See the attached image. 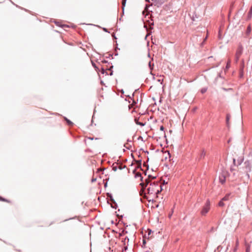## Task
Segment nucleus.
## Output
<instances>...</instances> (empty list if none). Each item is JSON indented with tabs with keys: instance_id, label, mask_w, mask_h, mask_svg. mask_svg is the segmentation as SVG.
<instances>
[{
	"instance_id": "nucleus-1",
	"label": "nucleus",
	"mask_w": 252,
	"mask_h": 252,
	"mask_svg": "<svg viewBox=\"0 0 252 252\" xmlns=\"http://www.w3.org/2000/svg\"><path fill=\"white\" fill-rule=\"evenodd\" d=\"M149 184V186L147 188L148 193L149 195H152L155 198H158V194L162 189L161 184L158 182H150L148 179L145 180V183H140V185L143 188L146 187Z\"/></svg>"
},
{
	"instance_id": "nucleus-2",
	"label": "nucleus",
	"mask_w": 252,
	"mask_h": 252,
	"mask_svg": "<svg viewBox=\"0 0 252 252\" xmlns=\"http://www.w3.org/2000/svg\"><path fill=\"white\" fill-rule=\"evenodd\" d=\"M244 169L245 170V172L246 173V175L248 178L250 177L249 172L252 171V165L249 160H246L244 163Z\"/></svg>"
},
{
	"instance_id": "nucleus-3",
	"label": "nucleus",
	"mask_w": 252,
	"mask_h": 252,
	"mask_svg": "<svg viewBox=\"0 0 252 252\" xmlns=\"http://www.w3.org/2000/svg\"><path fill=\"white\" fill-rule=\"evenodd\" d=\"M210 209V202L209 199H207L204 206H203L201 211V214L202 216H205Z\"/></svg>"
},
{
	"instance_id": "nucleus-4",
	"label": "nucleus",
	"mask_w": 252,
	"mask_h": 252,
	"mask_svg": "<svg viewBox=\"0 0 252 252\" xmlns=\"http://www.w3.org/2000/svg\"><path fill=\"white\" fill-rule=\"evenodd\" d=\"M243 46L242 45L240 44L238 46L235 54V61L236 63H237L239 61V58L243 53Z\"/></svg>"
},
{
	"instance_id": "nucleus-5",
	"label": "nucleus",
	"mask_w": 252,
	"mask_h": 252,
	"mask_svg": "<svg viewBox=\"0 0 252 252\" xmlns=\"http://www.w3.org/2000/svg\"><path fill=\"white\" fill-rule=\"evenodd\" d=\"M113 66L112 65H110L109 67H108L107 68H104L103 67H101V73L103 74L106 73V74H107V72H106V70H110L112 68H113Z\"/></svg>"
},
{
	"instance_id": "nucleus-6",
	"label": "nucleus",
	"mask_w": 252,
	"mask_h": 252,
	"mask_svg": "<svg viewBox=\"0 0 252 252\" xmlns=\"http://www.w3.org/2000/svg\"><path fill=\"white\" fill-rule=\"evenodd\" d=\"M133 173L134 174V177L135 178L139 177L140 178V180L142 181L143 177L142 176L140 172H136V169H134L133 171Z\"/></svg>"
},
{
	"instance_id": "nucleus-7",
	"label": "nucleus",
	"mask_w": 252,
	"mask_h": 252,
	"mask_svg": "<svg viewBox=\"0 0 252 252\" xmlns=\"http://www.w3.org/2000/svg\"><path fill=\"white\" fill-rule=\"evenodd\" d=\"M154 2H155L156 5H157L158 7H159L164 3V0H154Z\"/></svg>"
},
{
	"instance_id": "nucleus-8",
	"label": "nucleus",
	"mask_w": 252,
	"mask_h": 252,
	"mask_svg": "<svg viewBox=\"0 0 252 252\" xmlns=\"http://www.w3.org/2000/svg\"><path fill=\"white\" fill-rule=\"evenodd\" d=\"M244 158L242 157H239L237 160V166L240 165L243 162Z\"/></svg>"
},
{
	"instance_id": "nucleus-9",
	"label": "nucleus",
	"mask_w": 252,
	"mask_h": 252,
	"mask_svg": "<svg viewBox=\"0 0 252 252\" xmlns=\"http://www.w3.org/2000/svg\"><path fill=\"white\" fill-rule=\"evenodd\" d=\"M230 195V193H227L221 199L223 201H228L229 199Z\"/></svg>"
},
{
	"instance_id": "nucleus-10",
	"label": "nucleus",
	"mask_w": 252,
	"mask_h": 252,
	"mask_svg": "<svg viewBox=\"0 0 252 252\" xmlns=\"http://www.w3.org/2000/svg\"><path fill=\"white\" fill-rule=\"evenodd\" d=\"M230 117H231V116L229 114H227L226 115V125H227V126L228 127L229 126V121L230 119Z\"/></svg>"
},
{
	"instance_id": "nucleus-11",
	"label": "nucleus",
	"mask_w": 252,
	"mask_h": 252,
	"mask_svg": "<svg viewBox=\"0 0 252 252\" xmlns=\"http://www.w3.org/2000/svg\"><path fill=\"white\" fill-rule=\"evenodd\" d=\"M220 182L222 184H224L225 182V177L223 176H220Z\"/></svg>"
},
{
	"instance_id": "nucleus-12",
	"label": "nucleus",
	"mask_w": 252,
	"mask_h": 252,
	"mask_svg": "<svg viewBox=\"0 0 252 252\" xmlns=\"http://www.w3.org/2000/svg\"><path fill=\"white\" fill-rule=\"evenodd\" d=\"M251 25H249L247 27L246 32L247 35H249L250 34V33H251Z\"/></svg>"
},
{
	"instance_id": "nucleus-13",
	"label": "nucleus",
	"mask_w": 252,
	"mask_h": 252,
	"mask_svg": "<svg viewBox=\"0 0 252 252\" xmlns=\"http://www.w3.org/2000/svg\"><path fill=\"white\" fill-rule=\"evenodd\" d=\"M64 119L68 126H73V123L71 121H70L66 118H65Z\"/></svg>"
},
{
	"instance_id": "nucleus-14",
	"label": "nucleus",
	"mask_w": 252,
	"mask_h": 252,
	"mask_svg": "<svg viewBox=\"0 0 252 252\" xmlns=\"http://www.w3.org/2000/svg\"><path fill=\"white\" fill-rule=\"evenodd\" d=\"M129 241V239L127 237H126L124 239L122 240V242L123 243L124 245H126V242H128Z\"/></svg>"
},
{
	"instance_id": "nucleus-15",
	"label": "nucleus",
	"mask_w": 252,
	"mask_h": 252,
	"mask_svg": "<svg viewBox=\"0 0 252 252\" xmlns=\"http://www.w3.org/2000/svg\"><path fill=\"white\" fill-rule=\"evenodd\" d=\"M240 68L241 71L242 72L244 69V61L243 60L242 61V63L240 64Z\"/></svg>"
},
{
	"instance_id": "nucleus-16",
	"label": "nucleus",
	"mask_w": 252,
	"mask_h": 252,
	"mask_svg": "<svg viewBox=\"0 0 252 252\" xmlns=\"http://www.w3.org/2000/svg\"><path fill=\"white\" fill-rule=\"evenodd\" d=\"M205 151L203 150L202 151L201 153H200V158H204V157L205 156Z\"/></svg>"
},
{
	"instance_id": "nucleus-17",
	"label": "nucleus",
	"mask_w": 252,
	"mask_h": 252,
	"mask_svg": "<svg viewBox=\"0 0 252 252\" xmlns=\"http://www.w3.org/2000/svg\"><path fill=\"white\" fill-rule=\"evenodd\" d=\"M117 164V163H113L112 165V169L114 171H116L118 169Z\"/></svg>"
},
{
	"instance_id": "nucleus-18",
	"label": "nucleus",
	"mask_w": 252,
	"mask_h": 252,
	"mask_svg": "<svg viewBox=\"0 0 252 252\" xmlns=\"http://www.w3.org/2000/svg\"><path fill=\"white\" fill-rule=\"evenodd\" d=\"M127 233V231L125 230H123L121 233H119V236H124L125 234H126Z\"/></svg>"
},
{
	"instance_id": "nucleus-19",
	"label": "nucleus",
	"mask_w": 252,
	"mask_h": 252,
	"mask_svg": "<svg viewBox=\"0 0 252 252\" xmlns=\"http://www.w3.org/2000/svg\"><path fill=\"white\" fill-rule=\"evenodd\" d=\"M218 205L220 207H223L225 205L223 201H222V199H221V200L219 202Z\"/></svg>"
},
{
	"instance_id": "nucleus-20",
	"label": "nucleus",
	"mask_w": 252,
	"mask_h": 252,
	"mask_svg": "<svg viewBox=\"0 0 252 252\" xmlns=\"http://www.w3.org/2000/svg\"><path fill=\"white\" fill-rule=\"evenodd\" d=\"M136 163L138 164V167H140L141 168V164H142V160H138L136 161Z\"/></svg>"
},
{
	"instance_id": "nucleus-21",
	"label": "nucleus",
	"mask_w": 252,
	"mask_h": 252,
	"mask_svg": "<svg viewBox=\"0 0 252 252\" xmlns=\"http://www.w3.org/2000/svg\"><path fill=\"white\" fill-rule=\"evenodd\" d=\"M230 60H229L227 63V64H226V69H228L230 66Z\"/></svg>"
},
{
	"instance_id": "nucleus-22",
	"label": "nucleus",
	"mask_w": 252,
	"mask_h": 252,
	"mask_svg": "<svg viewBox=\"0 0 252 252\" xmlns=\"http://www.w3.org/2000/svg\"><path fill=\"white\" fill-rule=\"evenodd\" d=\"M107 195H108V196L110 198V200H111L112 201H113V202H115V201H114V199L113 198V196H112V195L111 194H110V193H107Z\"/></svg>"
},
{
	"instance_id": "nucleus-23",
	"label": "nucleus",
	"mask_w": 252,
	"mask_h": 252,
	"mask_svg": "<svg viewBox=\"0 0 252 252\" xmlns=\"http://www.w3.org/2000/svg\"><path fill=\"white\" fill-rule=\"evenodd\" d=\"M92 65L94 66V67L95 69L96 70H99L98 68L96 66V64L92 62Z\"/></svg>"
},
{
	"instance_id": "nucleus-24",
	"label": "nucleus",
	"mask_w": 252,
	"mask_h": 252,
	"mask_svg": "<svg viewBox=\"0 0 252 252\" xmlns=\"http://www.w3.org/2000/svg\"><path fill=\"white\" fill-rule=\"evenodd\" d=\"M136 124L137 125H139V126H144L145 125V124H144V123H143L142 122H136Z\"/></svg>"
},
{
	"instance_id": "nucleus-25",
	"label": "nucleus",
	"mask_w": 252,
	"mask_h": 252,
	"mask_svg": "<svg viewBox=\"0 0 252 252\" xmlns=\"http://www.w3.org/2000/svg\"><path fill=\"white\" fill-rule=\"evenodd\" d=\"M149 67L150 68L151 70L153 69V67L154 66V64H153L152 65L151 64V62H150L149 63Z\"/></svg>"
},
{
	"instance_id": "nucleus-26",
	"label": "nucleus",
	"mask_w": 252,
	"mask_h": 252,
	"mask_svg": "<svg viewBox=\"0 0 252 252\" xmlns=\"http://www.w3.org/2000/svg\"><path fill=\"white\" fill-rule=\"evenodd\" d=\"M206 91H207V89H205V88H203V89H201V93L202 94H204V93H205L206 92Z\"/></svg>"
},
{
	"instance_id": "nucleus-27",
	"label": "nucleus",
	"mask_w": 252,
	"mask_h": 252,
	"mask_svg": "<svg viewBox=\"0 0 252 252\" xmlns=\"http://www.w3.org/2000/svg\"><path fill=\"white\" fill-rule=\"evenodd\" d=\"M233 164L234 166H237V162L236 161V159L234 158H233Z\"/></svg>"
},
{
	"instance_id": "nucleus-28",
	"label": "nucleus",
	"mask_w": 252,
	"mask_h": 252,
	"mask_svg": "<svg viewBox=\"0 0 252 252\" xmlns=\"http://www.w3.org/2000/svg\"><path fill=\"white\" fill-rule=\"evenodd\" d=\"M126 1V0H122V5L123 7L125 6Z\"/></svg>"
},
{
	"instance_id": "nucleus-29",
	"label": "nucleus",
	"mask_w": 252,
	"mask_h": 252,
	"mask_svg": "<svg viewBox=\"0 0 252 252\" xmlns=\"http://www.w3.org/2000/svg\"><path fill=\"white\" fill-rule=\"evenodd\" d=\"M0 201H6V200L2 197L0 196Z\"/></svg>"
},
{
	"instance_id": "nucleus-30",
	"label": "nucleus",
	"mask_w": 252,
	"mask_h": 252,
	"mask_svg": "<svg viewBox=\"0 0 252 252\" xmlns=\"http://www.w3.org/2000/svg\"><path fill=\"white\" fill-rule=\"evenodd\" d=\"M160 130H161V131H164V127L163 126H160Z\"/></svg>"
},
{
	"instance_id": "nucleus-31",
	"label": "nucleus",
	"mask_w": 252,
	"mask_h": 252,
	"mask_svg": "<svg viewBox=\"0 0 252 252\" xmlns=\"http://www.w3.org/2000/svg\"><path fill=\"white\" fill-rule=\"evenodd\" d=\"M148 177L149 178H151L152 179H154L156 178L155 176H152V175H149Z\"/></svg>"
},
{
	"instance_id": "nucleus-32",
	"label": "nucleus",
	"mask_w": 252,
	"mask_h": 252,
	"mask_svg": "<svg viewBox=\"0 0 252 252\" xmlns=\"http://www.w3.org/2000/svg\"><path fill=\"white\" fill-rule=\"evenodd\" d=\"M138 119H139V118H135L134 119V121H135V123L136 124V122H139V121H138Z\"/></svg>"
},
{
	"instance_id": "nucleus-33",
	"label": "nucleus",
	"mask_w": 252,
	"mask_h": 252,
	"mask_svg": "<svg viewBox=\"0 0 252 252\" xmlns=\"http://www.w3.org/2000/svg\"><path fill=\"white\" fill-rule=\"evenodd\" d=\"M238 245H239V241H238V240L237 239V240H236V247H237V246H238Z\"/></svg>"
},
{
	"instance_id": "nucleus-34",
	"label": "nucleus",
	"mask_w": 252,
	"mask_h": 252,
	"mask_svg": "<svg viewBox=\"0 0 252 252\" xmlns=\"http://www.w3.org/2000/svg\"><path fill=\"white\" fill-rule=\"evenodd\" d=\"M172 213H173V211L172 212V213L170 214H169V218H170L171 217V216L172 215Z\"/></svg>"
},
{
	"instance_id": "nucleus-35",
	"label": "nucleus",
	"mask_w": 252,
	"mask_h": 252,
	"mask_svg": "<svg viewBox=\"0 0 252 252\" xmlns=\"http://www.w3.org/2000/svg\"><path fill=\"white\" fill-rule=\"evenodd\" d=\"M102 62L103 63H108V62L107 61H105V60H104V61H102Z\"/></svg>"
},
{
	"instance_id": "nucleus-36",
	"label": "nucleus",
	"mask_w": 252,
	"mask_h": 252,
	"mask_svg": "<svg viewBox=\"0 0 252 252\" xmlns=\"http://www.w3.org/2000/svg\"><path fill=\"white\" fill-rule=\"evenodd\" d=\"M118 168H119V169H120V170H122V169L123 168V167L122 166H120L118 167Z\"/></svg>"
},
{
	"instance_id": "nucleus-37",
	"label": "nucleus",
	"mask_w": 252,
	"mask_h": 252,
	"mask_svg": "<svg viewBox=\"0 0 252 252\" xmlns=\"http://www.w3.org/2000/svg\"><path fill=\"white\" fill-rule=\"evenodd\" d=\"M168 155L169 156V158H170V157H171V155H170V154L169 152H168Z\"/></svg>"
},
{
	"instance_id": "nucleus-38",
	"label": "nucleus",
	"mask_w": 252,
	"mask_h": 252,
	"mask_svg": "<svg viewBox=\"0 0 252 252\" xmlns=\"http://www.w3.org/2000/svg\"><path fill=\"white\" fill-rule=\"evenodd\" d=\"M234 170V169L232 168V167L231 166V167H230V171H233Z\"/></svg>"
},
{
	"instance_id": "nucleus-39",
	"label": "nucleus",
	"mask_w": 252,
	"mask_h": 252,
	"mask_svg": "<svg viewBox=\"0 0 252 252\" xmlns=\"http://www.w3.org/2000/svg\"><path fill=\"white\" fill-rule=\"evenodd\" d=\"M103 30H104V31H105V32H107V30L106 29L104 28V29H103Z\"/></svg>"
},
{
	"instance_id": "nucleus-40",
	"label": "nucleus",
	"mask_w": 252,
	"mask_h": 252,
	"mask_svg": "<svg viewBox=\"0 0 252 252\" xmlns=\"http://www.w3.org/2000/svg\"><path fill=\"white\" fill-rule=\"evenodd\" d=\"M113 74V71H112L111 73H110V75H112Z\"/></svg>"
},
{
	"instance_id": "nucleus-41",
	"label": "nucleus",
	"mask_w": 252,
	"mask_h": 252,
	"mask_svg": "<svg viewBox=\"0 0 252 252\" xmlns=\"http://www.w3.org/2000/svg\"><path fill=\"white\" fill-rule=\"evenodd\" d=\"M236 250H237V247H236V248H234V251H236Z\"/></svg>"
},
{
	"instance_id": "nucleus-42",
	"label": "nucleus",
	"mask_w": 252,
	"mask_h": 252,
	"mask_svg": "<svg viewBox=\"0 0 252 252\" xmlns=\"http://www.w3.org/2000/svg\"><path fill=\"white\" fill-rule=\"evenodd\" d=\"M207 38V36H206V37L205 38V39H204L203 42H204V41L206 40Z\"/></svg>"
},
{
	"instance_id": "nucleus-43",
	"label": "nucleus",
	"mask_w": 252,
	"mask_h": 252,
	"mask_svg": "<svg viewBox=\"0 0 252 252\" xmlns=\"http://www.w3.org/2000/svg\"><path fill=\"white\" fill-rule=\"evenodd\" d=\"M218 76H219L220 77H221V76H220V73H219V74H218Z\"/></svg>"
},
{
	"instance_id": "nucleus-44",
	"label": "nucleus",
	"mask_w": 252,
	"mask_h": 252,
	"mask_svg": "<svg viewBox=\"0 0 252 252\" xmlns=\"http://www.w3.org/2000/svg\"><path fill=\"white\" fill-rule=\"evenodd\" d=\"M95 179H93V180H92V182H94V181H95Z\"/></svg>"
},
{
	"instance_id": "nucleus-45",
	"label": "nucleus",
	"mask_w": 252,
	"mask_h": 252,
	"mask_svg": "<svg viewBox=\"0 0 252 252\" xmlns=\"http://www.w3.org/2000/svg\"><path fill=\"white\" fill-rule=\"evenodd\" d=\"M246 252H248V249H247Z\"/></svg>"
},
{
	"instance_id": "nucleus-46",
	"label": "nucleus",
	"mask_w": 252,
	"mask_h": 252,
	"mask_svg": "<svg viewBox=\"0 0 252 252\" xmlns=\"http://www.w3.org/2000/svg\"><path fill=\"white\" fill-rule=\"evenodd\" d=\"M144 166H146L145 163H144Z\"/></svg>"
},
{
	"instance_id": "nucleus-47",
	"label": "nucleus",
	"mask_w": 252,
	"mask_h": 252,
	"mask_svg": "<svg viewBox=\"0 0 252 252\" xmlns=\"http://www.w3.org/2000/svg\"><path fill=\"white\" fill-rule=\"evenodd\" d=\"M146 1H148V0H146Z\"/></svg>"
}]
</instances>
